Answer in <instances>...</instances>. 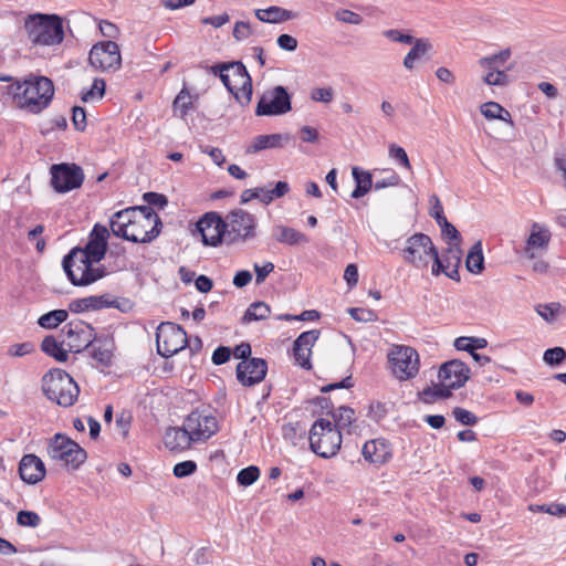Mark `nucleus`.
Here are the masks:
<instances>
[{"label": "nucleus", "mask_w": 566, "mask_h": 566, "mask_svg": "<svg viewBox=\"0 0 566 566\" xmlns=\"http://www.w3.org/2000/svg\"><path fill=\"white\" fill-rule=\"evenodd\" d=\"M260 476V469L255 465L247 467L239 471L237 482L241 486L252 485Z\"/></svg>", "instance_id": "49530a36"}, {"label": "nucleus", "mask_w": 566, "mask_h": 566, "mask_svg": "<svg viewBox=\"0 0 566 566\" xmlns=\"http://www.w3.org/2000/svg\"><path fill=\"white\" fill-rule=\"evenodd\" d=\"M551 238L552 233L545 224L533 222L530 235L525 242L524 255L530 260L535 259L547 250Z\"/></svg>", "instance_id": "5701e85b"}, {"label": "nucleus", "mask_w": 566, "mask_h": 566, "mask_svg": "<svg viewBox=\"0 0 566 566\" xmlns=\"http://www.w3.org/2000/svg\"><path fill=\"white\" fill-rule=\"evenodd\" d=\"M361 454L366 461L373 464H385L391 457V449L385 439H374L365 442Z\"/></svg>", "instance_id": "a878e982"}, {"label": "nucleus", "mask_w": 566, "mask_h": 566, "mask_svg": "<svg viewBox=\"0 0 566 566\" xmlns=\"http://www.w3.org/2000/svg\"><path fill=\"white\" fill-rule=\"evenodd\" d=\"M73 126L78 132H84L86 128V113L83 107L74 106L72 109Z\"/></svg>", "instance_id": "0e129e2a"}, {"label": "nucleus", "mask_w": 566, "mask_h": 566, "mask_svg": "<svg viewBox=\"0 0 566 566\" xmlns=\"http://www.w3.org/2000/svg\"><path fill=\"white\" fill-rule=\"evenodd\" d=\"M530 511L532 512H544L554 516H564L566 514V505L562 503H551V504H532L530 505Z\"/></svg>", "instance_id": "3c124183"}, {"label": "nucleus", "mask_w": 566, "mask_h": 566, "mask_svg": "<svg viewBox=\"0 0 566 566\" xmlns=\"http://www.w3.org/2000/svg\"><path fill=\"white\" fill-rule=\"evenodd\" d=\"M486 346L488 340L483 337L460 336L454 340V347L458 350L468 352L470 355H472V353H476L478 349L485 348Z\"/></svg>", "instance_id": "ea45409f"}, {"label": "nucleus", "mask_w": 566, "mask_h": 566, "mask_svg": "<svg viewBox=\"0 0 566 566\" xmlns=\"http://www.w3.org/2000/svg\"><path fill=\"white\" fill-rule=\"evenodd\" d=\"M432 44L428 39L419 38L415 41V45L410 49L403 57V66L411 71L415 69L416 62L426 60L427 55L431 52Z\"/></svg>", "instance_id": "7c9ffc66"}, {"label": "nucleus", "mask_w": 566, "mask_h": 566, "mask_svg": "<svg viewBox=\"0 0 566 566\" xmlns=\"http://www.w3.org/2000/svg\"><path fill=\"white\" fill-rule=\"evenodd\" d=\"M140 212L149 213V207L137 206L116 212L111 220V230L114 235L123 239H138V232L133 230L130 224Z\"/></svg>", "instance_id": "6ab92c4d"}, {"label": "nucleus", "mask_w": 566, "mask_h": 566, "mask_svg": "<svg viewBox=\"0 0 566 566\" xmlns=\"http://www.w3.org/2000/svg\"><path fill=\"white\" fill-rule=\"evenodd\" d=\"M62 332L70 339L71 350L80 352L82 347L87 348L92 345L94 329L81 319L69 322Z\"/></svg>", "instance_id": "412c9836"}, {"label": "nucleus", "mask_w": 566, "mask_h": 566, "mask_svg": "<svg viewBox=\"0 0 566 566\" xmlns=\"http://www.w3.org/2000/svg\"><path fill=\"white\" fill-rule=\"evenodd\" d=\"M342 446V433L333 423L319 418L310 430V447L317 455L328 459L334 457Z\"/></svg>", "instance_id": "0eeeda50"}, {"label": "nucleus", "mask_w": 566, "mask_h": 566, "mask_svg": "<svg viewBox=\"0 0 566 566\" xmlns=\"http://www.w3.org/2000/svg\"><path fill=\"white\" fill-rule=\"evenodd\" d=\"M17 104L30 113L38 114L46 108L54 95L53 82L45 76H30L9 87Z\"/></svg>", "instance_id": "f257e3e1"}, {"label": "nucleus", "mask_w": 566, "mask_h": 566, "mask_svg": "<svg viewBox=\"0 0 566 566\" xmlns=\"http://www.w3.org/2000/svg\"><path fill=\"white\" fill-rule=\"evenodd\" d=\"M392 374L400 381L408 380L419 371V355L409 346H395L388 354Z\"/></svg>", "instance_id": "ddd939ff"}, {"label": "nucleus", "mask_w": 566, "mask_h": 566, "mask_svg": "<svg viewBox=\"0 0 566 566\" xmlns=\"http://www.w3.org/2000/svg\"><path fill=\"white\" fill-rule=\"evenodd\" d=\"M92 352L91 355L94 360H96L102 366H109L112 363L113 353L111 349V345L107 340L97 342L95 344L92 343Z\"/></svg>", "instance_id": "a19ab883"}, {"label": "nucleus", "mask_w": 566, "mask_h": 566, "mask_svg": "<svg viewBox=\"0 0 566 566\" xmlns=\"http://www.w3.org/2000/svg\"><path fill=\"white\" fill-rule=\"evenodd\" d=\"M41 350L60 363H64L69 358L67 350L63 348L62 343H59L55 337L51 335L43 338Z\"/></svg>", "instance_id": "c9c22d12"}, {"label": "nucleus", "mask_w": 566, "mask_h": 566, "mask_svg": "<svg viewBox=\"0 0 566 566\" xmlns=\"http://www.w3.org/2000/svg\"><path fill=\"white\" fill-rule=\"evenodd\" d=\"M19 475L28 484L41 482L46 473L43 461L35 454H24L19 463Z\"/></svg>", "instance_id": "393cba45"}, {"label": "nucleus", "mask_w": 566, "mask_h": 566, "mask_svg": "<svg viewBox=\"0 0 566 566\" xmlns=\"http://www.w3.org/2000/svg\"><path fill=\"white\" fill-rule=\"evenodd\" d=\"M311 355L312 350L306 347H297L293 345V356L297 365H300L304 369H311Z\"/></svg>", "instance_id": "864d4df0"}, {"label": "nucleus", "mask_w": 566, "mask_h": 566, "mask_svg": "<svg viewBox=\"0 0 566 566\" xmlns=\"http://www.w3.org/2000/svg\"><path fill=\"white\" fill-rule=\"evenodd\" d=\"M440 381L449 384L457 389L463 387L470 378V368L460 359L443 363L438 371Z\"/></svg>", "instance_id": "4be33fe9"}, {"label": "nucleus", "mask_w": 566, "mask_h": 566, "mask_svg": "<svg viewBox=\"0 0 566 566\" xmlns=\"http://www.w3.org/2000/svg\"><path fill=\"white\" fill-rule=\"evenodd\" d=\"M543 359L547 365L557 366L566 359V350L556 346L544 352Z\"/></svg>", "instance_id": "09e8293b"}, {"label": "nucleus", "mask_w": 566, "mask_h": 566, "mask_svg": "<svg viewBox=\"0 0 566 566\" xmlns=\"http://www.w3.org/2000/svg\"><path fill=\"white\" fill-rule=\"evenodd\" d=\"M196 470L197 463L195 461L187 460L175 464L172 472L176 478L181 479L190 476L196 472Z\"/></svg>", "instance_id": "bf43d9fd"}, {"label": "nucleus", "mask_w": 566, "mask_h": 566, "mask_svg": "<svg viewBox=\"0 0 566 566\" xmlns=\"http://www.w3.org/2000/svg\"><path fill=\"white\" fill-rule=\"evenodd\" d=\"M274 237L277 242L289 245L307 243V237L298 230L285 226H277L274 230Z\"/></svg>", "instance_id": "473e14b6"}, {"label": "nucleus", "mask_w": 566, "mask_h": 566, "mask_svg": "<svg viewBox=\"0 0 566 566\" xmlns=\"http://www.w3.org/2000/svg\"><path fill=\"white\" fill-rule=\"evenodd\" d=\"M290 191V186L286 181H277L275 187L271 190L268 189V192H264L263 203L269 205L275 198H281L285 196Z\"/></svg>", "instance_id": "5fc2aeb1"}, {"label": "nucleus", "mask_w": 566, "mask_h": 566, "mask_svg": "<svg viewBox=\"0 0 566 566\" xmlns=\"http://www.w3.org/2000/svg\"><path fill=\"white\" fill-rule=\"evenodd\" d=\"M452 415L463 426H474L479 421V418L473 412L461 407H455L452 410Z\"/></svg>", "instance_id": "4d7b16f0"}, {"label": "nucleus", "mask_w": 566, "mask_h": 566, "mask_svg": "<svg viewBox=\"0 0 566 566\" xmlns=\"http://www.w3.org/2000/svg\"><path fill=\"white\" fill-rule=\"evenodd\" d=\"M109 307H118V304L117 300L112 298L108 295H92L88 297L76 298L69 304V310L73 313Z\"/></svg>", "instance_id": "bb28decb"}, {"label": "nucleus", "mask_w": 566, "mask_h": 566, "mask_svg": "<svg viewBox=\"0 0 566 566\" xmlns=\"http://www.w3.org/2000/svg\"><path fill=\"white\" fill-rule=\"evenodd\" d=\"M461 259L462 251L459 243H451L442 255H439V262L441 263L442 271H444V268L460 266Z\"/></svg>", "instance_id": "79ce46f5"}, {"label": "nucleus", "mask_w": 566, "mask_h": 566, "mask_svg": "<svg viewBox=\"0 0 566 566\" xmlns=\"http://www.w3.org/2000/svg\"><path fill=\"white\" fill-rule=\"evenodd\" d=\"M254 14L261 22L273 24L293 20L298 17L297 12L276 6L266 9H255Z\"/></svg>", "instance_id": "c756f323"}, {"label": "nucleus", "mask_w": 566, "mask_h": 566, "mask_svg": "<svg viewBox=\"0 0 566 566\" xmlns=\"http://www.w3.org/2000/svg\"><path fill=\"white\" fill-rule=\"evenodd\" d=\"M336 20L348 24H360L363 22L361 15L347 9L338 10L335 13Z\"/></svg>", "instance_id": "e2e57ef3"}, {"label": "nucleus", "mask_w": 566, "mask_h": 566, "mask_svg": "<svg viewBox=\"0 0 566 566\" xmlns=\"http://www.w3.org/2000/svg\"><path fill=\"white\" fill-rule=\"evenodd\" d=\"M467 270L472 274H480L484 270V256H483V248L482 242H475L465 260Z\"/></svg>", "instance_id": "72a5a7b5"}, {"label": "nucleus", "mask_w": 566, "mask_h": 566, "mask_svg": "<svg viewBox=\"0 0 566 566\" xmlns=\"http://www.w3.org/2000/svg\"><path fill=\"white\" fill-rule=\"evenodd\" d=\"M211 73L219 75L227 90L239 102L249 103L252 97V80L242 62L216 64Z\"/></svg>", "instance_id": "39448f33"}, {"label": "nucleus", "mask_w": 566, "mask_h": 566, "mask_svg": "<svg viewBox=\"0 0 566 566\" xmlns=\"http://www.w3.org/2000/svg\"><path fill=\"white\" fill-rule=\"evenodd\" d=\"M191 442H193L192 434L187 424L184 428L170 427L165 432L164 443L170 451L185 450Z\"/></svg>", "instance_id": "cd10ccee"}, {"label": "nucleus", "mask_w": 566, "mask_h": 566, "mask_svg": "<svg viewBox=\"0 0 566 566\" xmlns=\"http://www.w3.org/2000/svg\"><path fill=\"white\" fill-rule=\"evenodd\" d=\"M49 454L55 461L76 470L87 458L86 451L69 437L56 433L50 441Z\"/></svg>", "instance_id": "9d476101"}, {"label": "nucleus", "mask_w": 566, "mask_h": 566, "mask_svg": "<svg viewBox=\"0 0 566 566\" xmlns=\"http://www.w3.org/2000/svg\"><path fill=\"white\" fill-rule=\"evenodd\" d=\"M232 34L237 41L241 42L252 34V28L249 22L238 21L234 24Z\"/></svg>", "instance_id": "69168bd1"}, {"label": "nucleus", "mask_w": 566, "mask_h": 566, "mask_svg": "<svg viewBox=\"0 0 566 566\" xmlns=\"http://www.w3.org/2000/svg\"><path fill=\"white\" fill-rule=\"evenodd\" d=\"M452 389H457L455 387H449V384L440 382L438 385H434L433 387H427L422 390V396L424 400L429 399H446L451 397Z\"/></svg>", "instance_id": "c03bdc74"}, {"label": "nucleus", "mask_w": 566, "mask_h": 566, "mask_svg": "<svg viewBox=\"0 0 566 566\" xmlns=\"http://www.w3.org/2000/svg\"><path fill=\"white\" fill-rule=\"evenodd\" d=\"M88 61L93 67L103 72L118 70L122 64L118 44L114 41H105L93 45Z\"/></svg>", "instance_id": "f3484780"}, {"label": "nucleus", "mask_w": 566, "mask_h": 566, "mask_svg": "<svg viewBox=\"0 0 566 566\" xmlns=\"http://www.w3.org/2000/svg\"><path fill=\"white\" fill-rule=\"evenodd\" d=\"M352 175L356 182V187L352 191L350 197L354 199H359L368 193L374 186L371 175L368 171L360 169L359 167H353Z\"/></svg>", "instance_id": "2f4dec72"}, {"label": "nucleus", "mask_w": 566, "mask_h": 566, "mask_svg": "<svg viewBox=\"0 0 566 566\" xmlns=\"http://www.w3.org/2000/svg\"><path fill=\"white\" fill-rule=\"evenodd\" d=\"M44 396L61 407L73 406L80 395L77 382L63 369L52 368L41 380Z\"/></svg>", "instance_id": "7ed1b4c3"}, {"label": "nucleus", "mask_w": 566, "mask_h": 566, "mask_svg": "<svg viewBox=\"0 0 566 566\" xmlns=\"http://www.w3.org/2000/svg\"><path fill=\"white\" fill-rule=\"evenodd\" d=\"M144 201L147 203V207L154 206L159 209H164L168 205V199L165 195L158 192H145L143 195Z\"/></svg>", "instance_id": "052dcab7"}, {"label": "nucleus", "mask_w": 566, "mask_h": 566, "mask_svg": "<svg viewBox=\"0 0 566 566\" xmlns=\"http://www.w3.org/2000/svg\"><path fill=\"white\" fill-rule=\"evenodd\" d=\"M99 261H93L91 258H81L74 255L69 258V253L62 260V268L66 277L74 286H87L106 275V270L103 265L95 266Z\"/></svg>", "instance_id": "423d86ee"}, {"label": "nucleus", "mask_w": 566, "mask_h": 566, "mask_svg": "<svg viewBox=\"0 0 566 566\" xmlns=\"http://www.w3.org/2000/svg\"><path fill=\"white\" fill-rule=\"evenodd\" d=\"M186 420L192 434L193 442L206 441L219 430L217 419L210 415H202L198 411H193Z\"/></svg>", "instance_id": "aec40b11"}, {"label": "nucleus", "mask_w": 566, "mask_h": 566, "mask_svg": "<svg viewBox=\"0 0 566 566\" xmlns=\"http://www.w3.org/2000/svg\"><path fill=\"white\" fill-rule=\"evenodd\" d=\"M290 140V134L258 135L252 139L245 153L255 154L264 149L280 148Z\"/></svg>", "instance_id": "c85d7f7f"}, {"label": "nucleus", "mask_w": 566, "mask_h": 566, "mask_svg": "<svg viewBox=\"0 0 566 566\" xmlns=\"http://www.w3.org/2000/svg\"><path fill=\"white\" fill-rule=\"evenodd\" d=\"M481 114L488 119H500L513 126L511 113L496 102H486L480 107Z\"/></svg>", "instance_id": "f704fd0d"}, {"label": "nucleus", "mask_w": 566, "mask_h": 566, "mask_svg": "<svg viewBox=\"0 0 566 566\" xmlns=\"http://www.w3.org/2000/svg\"><path fill=\"white\" fill-rule=\"evenodd\" d=\"M161 226L159 216L149 207V213H138L130 224L133 230L139 232L136 234L138 239L126 240L135 243H149L159 235Z\"/></svg>", "instance_id": "a211bd4d"}, {"label": "nucleus", "mask_w": 566, "mask_h": 566, "mask_svg": "<svg viewBox=\"0 0 566 566\" xmlns=\"http://www.w3.org/2000/svg\"><path fill=\"white\" fill-rule=\"evenodd\" d=\"M511 55V49L507 48L497 53L483 56L478 61L479 66L485 71L483 76L485 84L490 86H505L511 82L507 74V71L511 69L504 67Z\"/></svg>", "instance_id": "9b49d317"}, {"label": "nucleus", "mask_w": 566, "mask_h": 566, "mask_svg": "<svg viewBox=\"0 0 566 566\" xmlns=\"http://www.w3.org/2000/svg\"><path fill=\"white\" fill-rule=\"evenodd\" d=\"M431 208L429 211L430 217H432L437 223H441L443 219H446V216L443 213V207L440 202V199L438 196L432 195L430 197Z\"/></svg>", "instance_id": "338daca9"}, {"label": "nucleus", "mask_w": 566, "mask_h": 566, "mask_svg": "<svg viewBox=\"0 0 566 566\" xmlns=\"http://www.w3.org/2000/svg\"><path fill=\"white\" fill-rule=\"evenodd\" d=\"M107 239L108 230L105 226L96 223L90 235L86 244L81 247H74L69 251V258L80 255L81 258H91L93 261H102L105 258L107 251Z\"/></svg>", "instance_id": "dca6fc26"}, {"label": "nucleus", "mask_w": 566, "mask_h": 566, "mask_svg": "<svg viewBox=\"0 0 566 566\" xmlns=\"http://www.w3.org/2000/svg\"><path fill=\"white\" fill-rule=\"evenodd\" d=\"M332 417L335 421L333 427L338 429L340 433L344 430H346L347 433L352 432L350 426L356 421L355 410L353 408L342 406L336 412L332 413Z\"/></svg>", "instance_id": "e433bc0d"}, {"label": "nucleus", "mask_w": 566, "mask_h": 566, "mask_svg": "<svg viewBox=\"0 0 566 566\" xmlns=\"http://www.w3.org/2000/svg\"><path fill=\"white\" fill-rule=\"evenodd\" d=\"M192 106V98L186 87H184L174 101V112L182 119L186 118Z\"/></svg>", "instance_id": "37998d69"}, {"label": "nucleus", "mask_w": 566, "mask_h": 566, "mask_svg": "<svg viewBox=\"0 0 566 566\" xmlns=\"http://www.w3.org/2000/svg\"><path fill=\"white\" fill-rule=\"evenodd\" d=\"M270 313L271 308L266 303L262 301L253 302L242 316V323L248 324L252 321H263L270 316Z\"/></svg>", "instance_id": "4c0bfd02"}, {"label": "nucleus", "mask_w": 566, "mask_h": 566, "mask_svg": "<svg viewBox=\"0 0 566 566\" xmlns=\"http://www.w3.org/2000/svg\"><path fill=\"white\" fill-rule=\"evenodd\" d=\"M292 109L291 95L286 87L276 85L264 92L256 104V116H279Z\"/></svg>", "instance_id": "f8f14e48"}, {"label": "nucleus", "mask_w": 566, "mask_h": 566, "mask_svg": "<svg viewBox=\"0 0 566 566\" xmlns=\"http://www.w3.org/2000/svg\"><path fill=\"white\" fill-rule=\"evenodd\" d=\"M348 314L350 317L357 322H374L377 318V315L374 311L361 307H350L348 308Z\"/></svg>", "instance_id": "13d9d810"}, {"label": "nucleus", "mask_w": 566, "mask_h": 566, "mask_svg": "<svg viewBox=\"0 0 566 566\" xmlns=\"http://www.w3.org/2000/svg\"><path fill=\"white\" fill-rule=\"evenodd\" d=\"M69 312L66 310H53L41 315L38 319V324L43 328L52 329L65 322Z\"/></svg>", "instance_id": "58836bf2"}, {"label": "nucleus", "mask_w": 566, "mask_h": 566, "mask_svg": "<svg viewBox=\"0 0 566 566\" xmlns=\"http://www.w3.org/2000/svg\"><path fill=\"white\" fill-rule=\"evenodd\" d=\"M562 310L559 303L539 304L536 307V312L546 322H554Z\"/></svg>", "instance_id": "8fccbe9b"}, {"label": "nucleus", "mask_w": 566, "mask_h": 566, "mask_svg": "<svg viewBox=\"0 0 566 566\" xmlns=\"http://www.w3.org/2000/svg\"><path fill=\"white\" fill-rule=\"evenodd\" d=\"M334 97V92L331 87H317L311 93V98L315 102L329 103Z\"/></svg>", "instance_id": "774afa93"}, {"label": "nucleus", "mask_w": 566, "mask_h": 566, "mask_svg": "<svg viewBox=\"0 0 566 566\" xmlns=\"http://www.w3.org/2000/svg\"><path fill=\"white\" fill-rule=\"evenodd\" d=\"M319 331L318 329H311L307 332H303L298 335V337L294 340L293 345H296L297 347H306L312 350L313 345L319 337Z\"/></svg>", "instance_id": "6e6d98bb"}, {"label": "nucleus", "mask_w": 566, "mask_h": 566, "mask_svg": "<svg viewBox=\"0 0 566 566\" xmlns=\"http://www.w3.org/2000/svg\"><path fill=\"white\" fill-rule=\"evenodd\" d=\"M403 260L418 270L428 269L432 260L431 274L438 276L442 268L439 262V252L431 238L424 233H415L406 240V247L402 250Z\"/></svg>", "instance_id": "20e7f679"}, {"label": "nucleus", "mask_w": 566, "mask_h": 566, "mask_svg": "<svg viewBox=\"0 0 566 566\" xmlns=\"http://www.w3.org/2000/svg\"><path fill=\"white\" fill-rule=\"evenodd\" d=\"M268 371V364L263 358H250L249 361H240L237 366V379L243 386H253L261 382Z\"/></svg>", "instance_id": "b1692460"}, {"label": "nucleus", "mask_w": 566, "mask_h": 566, "mask_svg": "<svg viewBox=\"0 0 566 566\" xmlns=\"http://www.w3.org/2000/svg\"><path fill=\"white\" fill-rule=\"evenodd\" d=\"M389 157L396 161L399 166L411 170V165L406 150L397 144H391L388 148Z\"/></svg>", "instance_id": "de8ad7c7"}, {"label": "nucleus", "mask_w": 566, "mask_h": 566, "mask_svg": "<svg viewBox=\"0 0 566 566\" xmlns=\"http://www.w3.org/2000/svg\"><path fill=\"white\" fill-rule=\"evenodd\" d=\"M105 81L102 78H95L91 88L82 91L81 99L84 103L94 101V99H101L105 94Z\"/></svg>", "instance_id": "a18cd8bd"}, {"label": "nucleus", "mask_w": 566, "mask_h": 566, "mask_svg": "<svg viewBox=\"0 0 566 566\" xmlns=\"http://www.w3.org/2000/svg\"><path fill=\"white\" fill-rule=\"evenodd\" d=\"M24 29L33 45H56L64 39L63 20L57 14H29L24 20Z\"/></svg>", "instance_id": "f03ea898"}, {"label": "nucleus", "mask_w": 566, "mask_h": 566, "mask_svg": "<svg viewBox=\"0 0 566 566\" xmlns=\"http://www.w3.org/2000/svg\"><path fill=\"white\" fill-rule=\"evenodd\" d=\"M438 226L440 227L443 237L448 238L452 243H460V232L447 220V218L443 219L441 223H438Z\"/></svg>", "instance_id": "680f3d73"}, {"label": "nucleus", "mask_w": 566, "mask_h": 566, "mask_svg": "<svg viewBox=\"0 0 566 566\" xmlns=\"http://www.w3.org/2000/svg\"><path fill=\"white\" fill-rule=\"evenodd\" d=\"M196 231L200 233L205 245L218 247L226 242L227 224L218 212H206L196 223Z\"/></svg>", "instance_id": "2eb2a0df"}, {"label": "nucleus", "mask_w": 566, "mask_h": 566, "mask_svg": "<svg viewBox=\"0 0 566 566\" xmlns=\"http://www.w3.org/2000/svg\"><path fill=\"white\" fill-rule=\"evenodd\" d=\"M51 186L57 193H65L80 188L84 181V174L75 164H54L50 168Z\"/></svg>", "instance_id": "4468645a"}, {"label": "nucleus", "mask_w": 566, "mask_h": 566, "mask_svg": "<svg viewBox=\"0 0 566 566\" xmlns=\"http://www.w3.org/2000/svg\"><path fill=\"white\" fill-rule=\"evenodd\" d=\"M17 523L24 527H38L41 523V517L33 511H20L17 514Z\"/></svg>", "instance_id": "603ef678"}, {"label": "nucleus", "mask_w": 566, "mask_h": 566, "mask_svg": "<svg viewBox=\"0 0 566 566\" xmlns=\"http://www.w3.org/2000/svg\"><path fill=\"white\" fill-rule=\"evenodd\" d=\"M156 344L161 357H171L187 346V333L176 323L163 322L156 329Z\"/></svg>", "instance_id": "1a4fd4ad"}, {"label": "nucleus", "mask_w": 566, "mask_h": 566, "mask_svg": "<svg viewBox=\"0 0 566 566\" xmlns=\"http://www.w3.org/2000/svg\"><path fill=\"white\" fill-rule=\"evenodd\" d=\"M226 243L245 242L255 237L256 219L243 209L230 211L226 217Z\"/></svg>", "instance_id": "6e6552de"}]
</instances>
